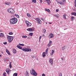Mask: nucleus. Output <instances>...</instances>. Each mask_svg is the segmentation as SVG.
I'll return each instance as SVG.
<instances>
[{
	"instance_id": "nucleus-1",
	"label": "nucleus",
	"mask_w": 76,
	"mask_h": 76,
	"mask_svg": "<svg viewBox=\"0 0 76 76\" xmlns=\"http://www.w3.org/2000/svg\"><path fill=\"white\" fill-rule=\"evenodd\" d=\"M18 19L16 18H12L10 20V22L12 24H15L17 23Z\"/></svg>"
},
{
	"instance_id": "nucleus-2",
	"label": "nucleus",
	"mask_w": 76,
	"mask_h": 76,
	"mask_svg": "<svg viewBox=\"0 0 76 76\" xmlns=\"http://www.w3.org/2000/svg\"><path fill=\"white\" fill-rule=\"evenodd\" d=\"M30 73L33 76H37V73L35 72V71L34 69H32L30 70Z\"/></svg>"
},
{
	"instance_id": "nucleus-3",
	"label": "nucleus",
	"mask_w": 76,
	"mask_h": 76,
	"mask_svg": "<svg viewBox=\"0 0 76 76\" xmlns=\"http://www.w3.org/2000/svg\"><path fill=\"white\" fill-rule=\"evenodd\" d=\"M7 39L8 40L9 42L10 43V42H12V41H13V37L12 36H7Z\"/></svg>"
},
{
	"instance_id": "nucleus-4",
	"label": "nucleus",
	"mask_w": 76,
	"mask_h": 76,
	"mask_svg": "<svg viewBox=\"0 0 76 76\" xmlns=\"http://www.w3.org/2000/svg\"><path fill=\"white\" fill-rule=\"evenodd\" d=\"M22 50L24 52H31V49L30 48H23L22 49Z\"/></svg>"
},
{
	"instance_id": "nucleus-5",
	"label": "nucleus",
	"mask_w": 76,
	"mask_h": 76,
	"mask_svg": "<svg viewBox=\"0 0 76 76\" xmlns=\"http://www.w3.org/2000/svg\"><path fill=\"white\" fill-rule=\"evenodd\" d=\"M66 0H62L61 2H58V1H57L58 3L60 4H62V5H64V3H65V1Z\"/></svg>"
},
{
	"instance_id": "nucleus-6",
	"label": "nucleus",
	"mask_w": 76,
	"mask_h": 76,
	"mask_svg": "<svg viewBox=\"0 0 76 76\" xmlns=\"http://www.w3.org/2000/svg\"><path fill=\"white\" fill-rule=\"evenodd\" d=\"M26 24L27 27H29V26H31L32 25L31 23H29V22L28 21H26Z\"/></svg>"
},
{
	"instance_id": "nucleus-7",
	"label": "nucleus",
	"mask_w": 76,
	"mask_h": 76,
	"mask_svg": "<svg viewBox=\"0 0 76 76\" xmlns=\"http://www.w3.org/2000/svg\"><path fill=\"white\" fill-rule=\"evenodd\" d=\"M36 20H37V22H38V23H39V24H41L42 22L41 20L40 19L36 18Z\"/></svg>"
},
{
	"instance_id": "nucleus-8",
	"label": "nucleus",
	"mask_w": 76,
	"mask_h": 76,
	"mask_svg": "<svg viewBox=\"0 0 76 76\" xmlns=\"http://www.w3.org/2000/svg\"><path fill=\"white\" fill-rule=\"evenodd\" d=\"M6 72L7 73L8 75H9V74H10V73H11V71L9 69H6Z\"/></svg>"
},
{
	"instance_id": "nucleus-9",
	"label": "nucleus",
	"mask_w": 76,
	"mask_h": 76,
	"mask_svg": "<svg viewBox=\"0 0 76 76\" xmlns=\"http://www.w3.org/2000/svg\"><path fill=\"white\" fill-rule=\"evenodd\" d=\"M54 37V35L53 34H50L48 36V38H53Z\"/></svg>"
},
{
	"instance_id": "nucleus-10",
	"label": "nucleus",
	"mask_w": 76,
	"mask_h": 76,
	"mask_svg": "<svg viewBox=\"0 0 76 76\" xmlns=\"http://www.w3.org/2000/svg\"><path fill=\"white\" fill-rule=\"evenodd\" d=\"M27 31H34V30H35V28H34L33 29V28H29L27 29Z\"/></svg>"
},
{
	"instance_id": "nucleus-11",
	"label": "nucleus",
	"mask_w": 76,
	"mask_h": 76,
	"mask_svg": "<svg viewBox=\"0 0 76 76\" xmlns=\"http://www.w3.org/2000/svg\"><path fill=\"white\" fill-rule=\"evenodd\" d=\"M53 60L50 58L49 60V62L51 64H53Z\"/></svg>"
},
{
	"instance_id": "nucleus-12",
	"label": "nucleus",
	"mask_w": 76,
	"mask_h": 76,
	"mask_svg": "<svg viewBox=\"0 0 76 76\" xmlns=\"http://www.w3.org/2000/svg\"><path fill=\"white\" fill-rule=\"evenodd\" d=\"M12 9L13 8H12L9 9L8 10H7V12H9V13H11V10H12Z\"/></svg>"
},
{
	"instance_id": "nucleus-13",
	"label": "nucleus",
	"mask_w": 76,
	"mask_h": 76,
	"mask_svg": "<svg viewBox=\"0 0 76 76\" xmlns=\"http://www.w3.org/2000/svg\"><path fill=\"white\" fill-rule=\"evenodd\" d=\"M51 44H52V41H51V40H50L49 42L48 45V46L49 47H50L51 45Z\"/></svg>"
},
{
	"instance_id": "nucleus-14",
	"label": "nucleus",
	"mask_w": 76,
	"mask_h": 76,
	"mask_svg": "<svg viewBox=\"0 0 76 76\" xmlns=\"http://www.w3.org/2000/svg\"><path fill=\"white\" fill-rule=\"evenodd\" d=\"M25 76H29V73L27 71H26V72L25 73Z\"/></svg>"
},
{
	"instance_id": "nucleus-15",
	"label": "nucleus",
	"mask_w": 76,
	"mask_h": 76,
	"mask_svg": "<svg viewBox=\"0 0 76 76\" xmlns=\"http://www.w3.org/2000/svg\"><path fill=\"white\" fill-rule=\"evenodd\" d=\"M17 47L19 48V49H20V50H22V47H20V46H19V45H18L17 46Z\"/></svg>"
},
{
	"instance_id": "nucleus-16",
	"label": "nucleus",
	"mask_w": 76,
	"mask_h": 76,
	"mask_svg": "<svg viewBox=\"0 0 76 76\" xmlns=\"http://www.w3.org/2000/svg\"><path fill=\"white\" fill-rule=\"evenodd\" d=\"M6 52L7 53L8 55H10V52H9V51L7 50V49L6 50Z\"/></svg>"
},
{
	"instance_id": "nucleus-17",
	"label": "nucleus",
	"mask_w": 76,
	"mask_h": 76,
	"mask_svg": "<svg viewBox=\"0 0 76 76\" xmlns=\"http://www.w3.org/2000/svg\"><path fill=\"white\" fill-rule=\"evenodd\" d=\"M12 10H11V13H15V10H14L13 9H12Z\"/></svg>"
},
{
	"instance_id": "nucleus-18",
	"label": "nucleus",
	"mask_w": 76,
	"mask_h": 76,
	"mask_svg": "<svg viewBox=\"0 0 76 76\" xmlns=\"http://www.w3.org/2000/svg\"><path fill=\"white\" fill-rule=\"evenodd\" d=\"M4 36V34H3V33H1L0 34V37H3Z\"/></svg>"
},
{
	"instance_id": "nucleus-19",
	"label": "nucleus",
	"mask_w": 76,
	"mask_h": 76,
	"mask_svg": "<svg viewBox=\"0 0 76 76\" xmlns=\"http://www.w3.org/2000/svg\"><path fill=\"white\" fill-rule=\"evenodd\" d=\"M13 51L14 54H15L16 53V50L15 49H13Z\"/></svg>"
},
{
	"instance_id": "nucleus-20",
	"label": "nucleus",
	"mask_w": 76,
	"mask_h": 76,
	"mask_svg": "<svg viewBox=\"0 0 76 76\" xmlns=\"http://www.w3.org/2000/svg\"><path fill=\"white\" fill-rule=\"evenodd\" d=\"M5 4L6 5H9L10 4V2H5Z\"/></svg>"
},
{
	"instance_id": "nucleus-21",
	"label": "nucleus",
	"mask_w": 76,
	"mask_h": 76,
	"mask_svg": "<svg viewBox=\"0 0 76 76\" xmlns=\"http://www.w3.org/2000/svg\"><path fill=\"white\" fill-rule=\"evenodd\" d=\"M22 38H26L27 36H22Z\"/></svg>"
},
{
	"instance_id": "nucleus-22",
	"label": "nucleus",
	"mask_w": 76,
	"mask_h": 76,
	"mask_svg": "<svg viewBox=\"0 0 76 76\" xmlns=\"http://www.w3.org/2000/svg\"><path fill=\"white\" fill-rule=\"evenodd\" d=\"M66 14H65L63 16V18L65 19H66Z\"/></svg>"
},
{
	"instance_id": "nucleus-23",
	"label": "nucleus",
	"mask_w": 76,
	"mask_h": 76,
	"mask_svg": "<svg viewBox=\"0 0 76 76\" xmlns=\"http://www.w3.org/2000/svg\"><path fill=\"white\" fill-rule=\"evenodd\" d=\"M72 15H74V16H76V13L72 12Z\"/></svg>"
},
{
	"instance_id": "nucleus-24",
	"label": "nucleus",
	"mask_w": 76,
	"mask_h": 76,
	"mask_svg": "<svg viewBox=\"0 0 76 76\" xmlns=\"http://www.w3.org/2000/svg\"><path fill=\"white\" fill-rule=\"evenodd\" d=\"M45 11H47V12H49L50 10H49V9H45Z\"/></svg>"
},
{
	"instance_id": "nucleus-25",
	"label": "nucleus",
	"mask_w": 76,
	"mask_h": 76,
	"mask_svg": "<svg viewBox=\"0 0 76 76\" xmlns=\"http://www.w3.org/2000/svg\"><path fill=\"white\" fill-rule=\"evenodd\" d=\"M27 15L28 17H29L30 18H31V16L30 15V14L29 13H27Z\"/></svg>"
},
{
	"instance_id": "nucleus-26",
	"label": "nucleus",
	"mask_w": 76,
	"mask_h": 76,
	"mask_svg": "<svg viewBox=\"0 0 76 76\" xmlns=\"http://www.w3.org/2000/svg\"><path fill=\"white\" fill-rule=\"evenodd\" d=\"M74 19H75V17H73V16H72L71 17V20H74Z\"/></svg>"
},
{
	"instance_id": "nucleus-27",
	"label": "nucleus",
	"mask_w": 76,
	"mask_h": 76,
	"mask_svg": "<svg viewBox=\"0 0 76 76\" xmlns=\"http://www.w3.org/2000/svg\"><path fill=\"white\" fill-rule=\"evenodd\" d=\"M45 52H44V53H43L42 54V56L43 57H45Z\"/></svg>"
},
{
	"instance_id": "nucleus-28",
	"label": "nucleus",
	"mask_w": 76,
	"mask_h": 76,
	"mask_svg": "<svg viewBox=\"0 0 76 76\" xmlns=\"http://www.w3.org/2000/svg\"><path fill=\"white\" fill-rule=\"evenodd\" d=\"M13 76H18V74H17V73H15L13 75Z\"/></svg>"
},
{
	"instance_id": "nucleus-29",
	"label": "nucleus",
	"mask_w": 76,
	"mask_h": 76,
	"mask_svg": "<svg viewBox=\"0 0 76 76\" xmlns=\"http://www.w3.org/2000/svg\"><path fill=\"white\" fill-rule=\"evenodd\" d=\"M12 63V62H10V65H9V67H10V68H12V64H11Z\"/></svg>"
},
{
	"instance_id": "nucleus-30",
	"label": "nucleus",
	"mask_w": 76,
	"mask_h": 76,
	"mask_svg": "<svg viewBox=\"0 0 76 76\" xmlns=\"http://www.w3.org/2000/svg\"><path fill=\"white\" fill-rule=\"evenodd\" d=\"M46 32V30H45V29H43V33H45Z\"/></svg>"
},
{
	"instance_id": "nucleus-31",
	"label": "nucleus",
	"mask_w": 76,
	"mask_h": 76,
	"mask_svg": "<svg viewBox=\"0 0 76 76\" xmlns=\"http://www.w3.org/2000/svg\"><path fill=\"white\" fill-rule=\"evenodd\" d=\"M33 33H29V35H31V36H32V35H33Z\"/></svg>"
},
{
	"instance_id": "nucleus-32",
	"label": "nucleus",
	"mask_w": 76,
	"mask_h": 76,
	"mask_svg": "<svg viewBox=\"0 0 76 76\" xmlns=\"http://www.w3.org/2000/svg\"><path fill=\"white\" fill-rule=\"evenodd\" d=\"M62 50H63V51H64V50H65V46L63 47L62 48Z\"/></svg>"
},
{
	"instance_id": "nucleus-33",
	"label": "nucleus",
	"mask_w": 76,
	"mask_h": 76,
	"mask_svg": "<svg viewBox=\"0 0 76 76\" xmlns=\"http://www.w3.org/2000/svg\"><path fill=\"white\" fill-rule=\"evenodd\" d=\"M19 45L20 46H24V44H19Z\"/></svg>"
},
{
	"instance_id": "nucleus-34",
	"label": "nucleus",
	"mask_w": 76,
	"mask_h": 76,
	"mask_svg": "<svg viewBox=\"0 0 76 76\" xmlns=\"http://www.w3.org/2000/svg\"><path fill=\"white\" fill-rule=\"evenodd\" d=\"M6 72H4L3 73V75L4 76H6Z\"/></svg>"
},
{
	"instance_id": "nucleus-35",
	"label": "nucleus",
	"mask_w": 76,
	"mask_h": 76,
	"mask_svg": "<svg viewBox=\"0 0 76 76\" xmlns=\"http://www.w3.org/2000/svg\"><path fill=\"white\" fill-rule=\"evenodd\" d=\"M32 2H34V3H36V0H32Z\"/></svg>"
},
{
	"instance_id": "nucleus-36",
	"label": "nucleus",
	"mask_w": 76,
	"mask_h": 76,
	"mask_svg": "<svg viewBox=\"0 0 76 76\" xmlns=\"http://www.w3.org/2000/svg\"><path fill=\"white\" fill-rule=\"evenodd\" d=\"M55 17H56V18H59V16H58L57 15H55Z\"/></svg>"
},
{
	"instance_id": "nucleus-37",
	"label": "nucleus",
	"mask_w": 76,
	"mask_h": 76,
	"mask_svg": "<svg viewBox=\"0 0 76 76\" xmlns=\"http://www.w3.org/2000/svg\"><path fill=\"white\" fill-rule=\"evenodd\" d=\"M48 4H49V5H50V1H48L47 2Z\"/></svg>"
},
{
	"instance_id": "nucleus-38",
	"label": "nucleus",
	"mask_w": 76,
	"mask_h": 76,
	"mask_svg": "<svg viewBox=\"0 0 76 76\" xmlns=\"http://www.w3.org/2000/svg\"><path fill=\"white\" fill-rule=\"evenodd\" d=\"M16 17L17 18H19V15H16Z\"/></svg>"
},
{
	"instance_id": "nucleus-39",
	"label": "nucleus",
	"mask_w": 76,
	"mask_h": 76,
	"mask_svg": "<svg viewBox=\"0 0 76 76\" xmlns=\"http://www.w3.org/2000/svg\"><path fill=\"white\" fill-rule=\"evenodd\" d=\"M54 53V50H53L52 51V53Z\"/></svg>"
},
{
	"instance_id": "nucleus-40",
	"label": "nucleus",
	"mask_w": 76,
	"mask_h": 76,
	"mask_svg": "<svg viewBox=\"0 0 76 76\" xmlns=\"http://www.w3.org/2000/svg\"><path fill=\"white\" fill-rule=\"evenodd\" d=\"M4 44V45H6V44H7V42H4L3 43Z\"/></svg>"
},
{
	"instance_id": "nucleus-41",
	"label": "nucleus",
	"mask_w": 76,
	"mask_h": 76,
	"mask_svg": "<svg viewBox=\"0 0 76 76\" xmlns=\"http://www.w3.org/2000/svg\"><path fill=\"white\" fill-rule=\"evenodd\" d=\"M9 35H12L13 34V33L10 32L9 33Z\"/></svg>"
},
{
	"instance_id": "nucleus-42",
	"label": "nucleus",
	"mask_w": 76,
	"mask_h": 76,
	"mask_svg": "<svg viewBox=\"0 0 76 76\" xmlns=\"http://www.w3.org/2000/svg\"><path fill=\"white\" fill-rule=\"evenodd\" d=\"M31 38V37H28L27 38V39H30Z\"/></svg>"
},
{
	"instance_id": "nucleus-43",
	"label": "nucleus",
	"mask_w": 76,
	"mask_h": 76,
	"mask_svg": "<svg viewBox=\"0 0 76 76\" xmlns=\"http://www.w3.org/2000/svg\"><path fill=\"white\" fill-rule=\"evenodd\" d=\"M59 76H62V74L60 72L59 75Z\"/></svg>"
},
{
	"instance_id": "nucleus-44",
	"label": "nucleus",
	"mask_w": 76,
	"mask_h": 76,
	"mask_svg": "<svg viewBox=\"0 0 76 76\" xmlns=\"http://www.w3.org/2000/svg\"><path fill=\"white\" fill-rule=\"evenodd\" d=\"M41 20H42L43 21H44V19L43 18H41Z\"/></svg>"
},
{
	"instance_id": "nucleus-45",
	"label": "nucleus",
	"mask_w": 76,
	"mask_h": 76,
	"mask_svg": "<svg viewBox=\"0 0 76 76\" xmlns=\"http://www.w3.org/2000/svg\"><path fill=\"white\" fill-rule=\"evenodd\" d=\"M48 48L46 50V52H48Z\"/></svg>"
},
{
	"instance_id": "nucleus-46",
	"label": "nucleus",
	"mask_w": 76,
	"mask_h": 76,
	"mask_svg": "<svg viewBox=\"0 0 76 76\" xmlns=\"http://www.w3.org/2000/svg\"><path fill=\"white\" fill-rule=\"evenodd\" d=\"M40 3H42V0H40Z\"/></svg>"
},
{
	"instance_id": "nucleus-47",
	"label": "nucleus",
	"mask_w": 76,
	"mask_h": 76,
	"mask_svg": "<svg viewBox=\"0 0 76 76\" xmlns=\"http://www.w3.org/2000/svg\"><path fill=\"white\" fill-rule=\"evenodd\" d=\"M58 9H57L56 10V12H58Z\"/></svg>"
},
{
	"instance_id": "nucleus-48",
	"label": "nucleus",
	"mask_w": 76,
	"mask_h": 76,
	"mask_svg": "<svg viewBox=\"0 0 76 76\" xmlns=\"http://www.w3.org/2000/svg\"><path fill=\"white\" fill-rule=\"evenodd\" d=\"M45 74H42V76H45Z\"/></svg>"
},
{
	"instance_id": "nucleus-49",
	"label": "nucleus",
	"mask_w": 76,
	"mask_h": 76,
	"mask_svg": "<svg viewBox=\"0 0 76 76\" xmlns=\"http://www.w3.org/2000/svg\"><path fill=\"white\" fill-rule=\"evenodd\" d=\"M41 36H40L39 39V40H41Z\"/></svg>"
},
{
	"instance_id": "nucleus-50",
	"label": "nucleus",
	"mask_w": 76,
	"mask_h": 76,
	"mask_svg": "<svg viewBox=\"0 0 76 76\" xmlns=\"http://www.w3.org/2000/svg\"><path fill=\"white\" fill-rule=\"evenodd\" d=\"M32 58H34L35 57H34V56H32Z\"/></svg>"
},
{
	"instance_id": "nucleus-51",
	"label": "nucleus",
	"mask_w": 76,
	"mask_h": 76,
	"mask_svg": "<svg viewBox=\"0 0 76 76\" xmlns=\"http://www.w3.org/2000/svg\"><path fill=\"white\" fill-rule=\"evenodd\" d=\"M75 4H76V0H75Z\"/></svg>"
},
{
	"instance_id": "nucleus-52",
	"label": "nucleus",
	"mask_w": 76,
	"mask_h": 76,
	"mask_svg": "<svg viewBox=\"0 0 76 76\" xmlns=\"http://www.w3.org/2000/svg\"><path fill=\"white\" fill-rule=\"evenodd\" d=\"M61 59L62 60H64V58H61Z\"/></svg>"
},
{
	"instance_id": "nucleus-53",
	"label": "nucleus",
	"mask_w": 76,
	"mask_h": 76,
	"mask_svg": "<svg viewBox=\"0 0 76 76\" xmlns=\"http://www.w3.org/2000/svg\"><path fill=\"white\" fill-rule=\"evenodd\" d=\"M51 56H52V55H53V53H52L51 54Z\"/></svg>"
},
{
	"instance_id": "nucleus-54",
	"label": "nucleus",
	"mask_w": 76,
	"mask_h": 76,
	"mask_svg": "<svg viewBox=\"0 0 76 76\" xmlns=\"http://www.w3.org/2000/svg\"><path fill=\"white\" fill-rule=\"evenodd\" d=\"M46 1H50V0H46Z\"/></svg>"
},
{
	"instance_id": "nucleus-55",
	"label": "nucleus",
	"mask_w": 76,
	"mask_h": 76,
	"mask_svg": "<svg viewBox=\"0 0 76 76\" xmlns=\"http://www.w3.org/2000/svg\"><path fill=\"white\" fill-rule=\"evenodd\" d=\"M1 57V55H0V57Z\"/></svg>"
},
{
	"instance_id": "nucleus-56",
	"label": "nucleus",
	"mask_w": 76,
	"mask_h": 76,
	"mask_svg": "<svg viewBox=\"0 0 76 76\" xmlns=\"http://www.w3.org/2000/svg\"><path fill=\"white\" fill-rule=\"evenodd\" d=\"M16 15H16V14H15V16H16Z\"/></svg>"
},
{
	"instance_id": "nucleus-57",
	"label": "nucleus",
	"mask_w": 76,
	"mask_h": 76,
	"mask_svg": "<svg viewBox=\"0 0 76 76\" xmlns=\"http://www.w3.org/2000/svg\"><path fill=\"white\" fill-rule=\"evenodd\" d=\"M51 23H49V24H51Z\"/></svg>"
},
{
	"instance_id": "nucleus-58",
	"label": "nucleus",
	"mask_w": 76,
	"mask_h": 76,
	"mask_svg": "<svg viewBox=\"0 0 76 76\" xmlns=\"http://www.w3.org/2000/svg\"><path fill=\"white\" fill-rule=\"evenodd\" d=\"M7 60H6V59H5V61H7Z\"/></svg>"
},
{
	"instance_id": "nucleus-59",
	"label": "nucleus",
	"mask_w": 76,
	"mask_h": 76,
	"mask_svg": "<svg viewBox=\"0 0 76 76\" xmlns=\"http://www.w3.org/2000/svg\"><path fill=\"white\" fill-rule=\"evenodd\" d=\"M39 42H40V40H39Z\"/></svg>"
},
{
	"instance_id": "nucleus-60",
	"label": "nucleus",
	"mask_w": 76,
	"mask_h": 76,
	"mask_svg": "<svg viewBox=\"0 0 76 76\" xmlns=\"http://www.w3.org/2000/svg\"><path fill=\"white\" fill-rule=\"evenodd\" d=\"M46 24H47V23H46Z\"/></svg>"
},
{
	"instance_id": "nucleus-61",
	"label": "nucleus",
	"mask_w": 76,
	"mask_h": 76,
	"mask_svg": "<svg viewBox=\"0 0 76 76\" xmlns=\"http://www.w3.org/2000/svg\"><path fill=\"white\" fill-rule=\"evenodd\" d=\"M75 76H76V74H75Z\"/></svg>"
},
{
	"instance_id": "nucleus-62",
	"label": "nucleus",
	"mask_w": 76,
	"mask_h": 76,
	"mask_svg": "<svg viewBox=\"0 0 76 76\" xmlns=\"http://www.w3.org/2000/svg\"><path fill=\"white\" fill-rule=\"evenodd\" d=\"M35 53H36V52H35Z\"/></svg>"
},
{
	"instance_id": "nucleus-63",
	"label": "nucleus",
	"mask_w": 76,
	"mask_h": 76,
	"mask_svg": "<svg viewBox=\"0 0 76 76\" xmlns=\"http://www.w3.org/2000/svg\"><path fill=\"white\" fill-rule=\"evenodd\" d=\"M43 35H44L43 34Z\"/></svg>"
}]
</instances>
